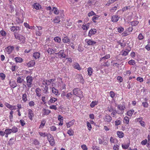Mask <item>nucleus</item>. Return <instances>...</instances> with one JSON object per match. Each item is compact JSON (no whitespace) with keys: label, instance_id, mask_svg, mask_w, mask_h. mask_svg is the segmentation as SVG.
I'll return each instance as SVG.
<instances>
[{"label":"nucleus","instance_id":"1","mask_svg":"<svg viewBox=\"0 0 150 150\" xmlns=\"http://www.w3.org/2000/svg\"><path fill=\"white\" fill-rule=\"evenodd\" d=\"M55 80V79H51L49 80H44L42 82V84L45 85H49L51 84L52 86H53L55 85L54 83V81Z\"/></svg>","mask_w":150,"mask_h":150},{"label":"nucleus","instance_id":"2","mask_svg":"<svg viewBox=\"0 0 150 150\" xmlns=\"http://www.w3.org/2000/svg\"><path fill=\"white\" fill-rule=\"evenodd\" d=\"M14 35L15 38L19 40L22 43H24L25 41V38L23 36L21 35L18 34L17 33H14Z\"/></svg>","mask_w":150,"mask_h":150},{"label":"nucleus","instance_id":"3","mask_svg":"<svg viewBox=\"0 0 150 150\" xmlns=\"http://www.w3.org/2000/svg\"><path fill=\"white\" fill-rule=\"evenodd\" d=\"M78 88H74L73 90V94L80 98H82L83 96L82 92L80 90H78Z\"/></svg>","mask_w":150,"mask_h":150},{"label":"nucleus","instance_id":"4","mask_svg":"<svg viewBox=\"0 0 150 150\" xmlns=\"http://www.w3.org/2000/svg\"><path fill=\"white\" fill-rule=\"evenodd\" d=\"M26 85L28 87H31L32 86L33 79L31 76H29L26 77Z\"/></svg>","mask_w":150,"mask_h":150},{"label":"nucleus","instance_id":"5","mask_svg":"<svg viewBox=\"0 0 150 150\" xmlns=\"http://www.w3.org/2000/svg\"><path fill=\"white\" fill-rule=\"evenodd\" d=\"M125 108V106L123 105H120L117 106V109H118L117 111V113L118 114H122Z\"/></svg>","mask_w":150,"mask_h":150},{"label":"nucleus","instance_id":"6","mask_svg":"<svg viewBox=\"0 0 150 150\" xmlns=\"http://www.w3.org/2000/svg\"><path fill=\"white\" fill-rule=\"evenodd\" d=\"M10 30L12 32H14V33L18 32L21 30L20 27L18 26H13L10 28Z\"/></svg>","mask_w":150,"mask_h":150},{"label":"nucleus","instance_id":"7","mask_svg":"<svg viewBox=\"0 0 150 150\" xmlns=\"http://www.w3.org/2000/svg\"><path fill=\"white\" fill-rule=\"evenodd\" d=\"M14 49V47L13 46H10L5 48L4 51L5 53L9 54L12 52Z\"/></svg>","mask_w":150,"mask_h":150},{"label":"nucleus","instance_id":"8","mask_svg":"<svg viewBox=\"0 0 150 150\" xmlns=\"http://www.w3.org/2000/svg\"><path fill=\"white\" fill-rule=\"evenodd\" d=\"M36 27L38 29L36 30L35 34L37 36H40L42 33V31L41 30L42 29V27L41 26H37Z\"/></svg>","mask_w":150,"mask_h":150},{"label":"nucleus","instance_id":"9","mask_svg":"<svg viewBox=\"0 0 150 150\" xmlns=\"http://www.w3.org/2000/svg\"><path fill=\"white\" fill-rule=\"evenodd\" d=\"M34 115V113L33 110L30 109H28V116L29 119L32 120L33 118Z\"/></svg>","mask_w":150,"mask_h":150},{"label":"nucleus","instance_id":"10","mask_svg":"<svg viewBox=\"0 0 150 150\" xmlns=\"http://www.w3.org/2000/svg\"><path fill=\"white\" fill-rule=\"evenodd\" d=\"M64 50H60L58 53H57L58 54V56L60 58L62 59L66 57V54L64 53Z\"/></svg>","mask_w":150,"mask_h":150},{"label":"nucleus","instance_id":"11","mask_svg":"<svg viewBox=\"0 0 150 150\" xmlns=\"http://www.w3.org/2000/svg\"><path fill=\"white\" fill-rule=\"evenodd\" d=\"M85 41L88 45H91L96 44V42L95 41L89 39H86Z\"/></svg>","mask_w":150,"mask_h":150},{"label":"nucleus","instance_id":"12","mask_svg":"<svg viewBox=\"0 0 150 150\" xmlns=\"http://www.w3.org/2000/svg\"><path fill=\"white\" fill-rule=\"evenodd\" d=\"M104 121L106 122H110L112 120V117L108 115H106L103 118Z\"/></svg>","mask_w":150,"mask_h":150},{"label":"nucleus","instance_id":"13","mask_svg":"<svg viewBox=\"0 0 150 150\" xmlns=\"http://www.w3.org/2000/svg\"><path fill=\"white\" fill-rule=\"evenodd\" d=\"M96 33V30L95 29H91L89 32L88 36L91 37V36L95 34Z\"/></svg>","mask_w":150,"mask_h":150},{"label":"nucleus","instance_id":"14","mask_svg":"<svg viewBox=\"0 0 150 150\" xmlns=\"http://www.w3.org/2000/svg\"><path fill=\"white\" fill-rule=\"evenodd\" d=\"M33 8L36 10H38L41 8V6L40 5L37 3H35L33 5Z\"/></svg>","mask_w":150,"mask_h":150},{"label":"nucleus","instance_id":"15","mask_svg":"<svg viewBox=\"0 0 150 150\" xmlns=\"http://www.w3.org/2000/svg\"><path fill=\"white\" fill-rule=\"evenodd\" d=\"M90 25V24L89 23L83 24L82 25V28L83 30L87 31L89 28Z\"/></svg>","mask_w":150,"mask_h":150},{"label":"nucleus","instance_id":"16","mask_svg":"<svg viewBox=\"0 0 150 150\" xmlns=\"http://www.w3.org/2000/svg\"><path fill=\"white\" fill-rule=\"evenodd\" d=\"M57 100V98L51 97L50 99L48 101L47 103L49 105H50L51 103H54Z\"/></svg>","mask_w":150,"mask_h":150},{"label":"nucleus","instance_id":"17","mask_svg":"<svg viewBox=\"0 0 150 150\" xmlns=\"http://www.w3.org/2000/svg\"><path fill=\"white\" fill-rule=\"evenodd\" d=\"M119 17L117 15H114L112 16L111 20L113 22H116L119 20Z\"/></svg>","mask_w":150,"mask_h":150},{"label":"nucleus","instance_id":"18","mask_svg":"<svg viewBox=\"0 0 150 150\" xmlns=\"http://www.w3.org/2000/svg\"><path fill=\"white\" fill-rule=\"evenodd\" d=\"M47 52L50 54H54L56 51V50L55 49H52V48H49L47 50Z\"/></svg>","mask_w":150,"mask_h":150},{"label":"nucleus","instance_id":"19","mask_svg":"<svg viewBox=\"0 0 150 150\" xmlns=\"http://www.w3.org/2000/svg\"><path fill=\"white\" fill-rule=\"evenodd\" d=\"M41 90L39 88H37L35 90V92L36 93V95L38 97H40L41 96Z\"/></svg>","mask_w":150,"mask_h":150},{"label":"nucleus","instance_id":"20","mask_svg":"<svg viewBox=\"0 0 150 150\" xmlns=\"http://www.w3.org/2000/svg\"><path fill=\"white\" fill-rule=\"evenodd\" d=\"M74 68L78 70H80L81 69L79 65L77 62H75L73 65Z\"/></svg>","mask_w":150,"mask_h":150},{"label":"nucleus","instance_id":"21","mask_svg":"<svg viewBox=\"0 0 150 150\" xmlns=\"http://www.w3.org/2000/svg\"><path fill=\"white\" fill-rule=\"evenodd\" d=\"M58 120L60 122L59 123V125L61 126L63 124V117L61 115H59L58 117Z\"/></svg>","mask_w":150,"mask_h":150},{"label":"nucleus","instance_id":"22","mask_svg":"<svg viewBox=\"0 0 150 150\" xmlns=\"http://www.w3.org/2000/svg\"><path fill=\"white\" fill-rule=\"evenodd\" d=\"M129 51L130 50L128 49H126L124 51H122L121 53L122 55L125 56L127 55L128 54Z\"/></svg>","mask_w":150,"mask_h":150},{"label":"nucleus","instance_id":"23","mask_svg":"<svg viewBox=\"0 0 150 150\" xmlns=\"http://www.w3.org/2000/svg\"><path fill=\"white\" fill-rule=\"evenodd\" d=\"M74 120H72L69 122L67 123L66 124V125L67 127L69 128L72 126L74 123Z\"/></svg>","mask_w":150,"mask_h":150},{"label":"nucleus","instance_id":"24","mask_svg":"<svg viewBox=\"0 0 150 150\" xmlns=\"http://www.w3.org/2000/svg\"><path fill=\"white\" fill-rule=\"evenodd\" d=\"M35 62L33 60H31L27 63V66L28 67H33L35 64Z\"/></svg>","mask_w":150,"mask_h":150},{"label":"nucleus","instance_id":"25","mask_svg":"<svg viewBox=\"0 0 150 150\" xmlns=\"http://www.w3.org/2000/svg\"><path fill=\"white\" fill-rule=\"evenodd\" d=\"M10 85L13 88H14L17 86V84L15 81H10Z\"/></svg>","mask_w":150,"mask_h":150},{"label":"nucleus","instance_id":"26","mask_svg":"<svg viewBox=\"0 0 150 150\" xmlns=\"http://www.w3.org/2000/svg\"><path fill=\"white\" fill-rule=\"evenodd\" d=\"M14 60L17 63H21L23 61V59L21 57H18L15 58Z\"/></svg>","mask_w":150,"mask_h":150},{"label":"nucleus","instance_id":"27","mask_svg":"<svg viewBox=\"0 0 150 150\" xmlns=\"http://www.w3.org/2000/svg\"><path fill=\"white\" fill-rule=\"evenodd\" d=\"M100 17V16L99 15L96 14L93 17L92 20L94 23H96V20H98V18Z\"/></svg>","mask_w":150,"mask_h":150},{"label":"nucleus","instance_id":"28","mask_svg":"<svg viewBox=\"0 0 150 150\" xmlns=\"http://www.w3.org/2000/svg\"><path fill=\"white\" fill-rule=\"evenodd\" d=\"M11 132L13 133H16L18 131V128L15 126H13L11 129Z\"/></svg>","mask_w":150,"mask_h":150},{"label":"nucleus","instance_id":"29","mask_svg":"<svg viewBox=\"0 0 150 150\" xmlns=\"http://www.w3.org/2000/svg\"><path fill=\"white\" fill-rule=\"evenodd\" d=\"M40 56V54L38 52H36L33 53V57L35 59L39 58Z\"/></svg>","mask_w":150,"mask_h":150},{"label":"nucleus","instance_id":"30","mask_svg":"<svg viewBox=\"0 0 150 150\" xmlns=\"http://www.w3.org/2000/svg\"><path fill=\"white\" fill-rule=\"evenodd\" d=\"M123 122L124 123L127 125L128 124L129 122V118L127 116L123 118Z\"/></svg>","mask_w":150,"mask_h":150},{"label":"nucleus","instance_id":"31","mask_svg":"<svg viewBox=\"0 0 150 150\" xmlns=\"http://www.w3.org/2000/svg\"><path fill=\"white\" fill-rule=\"evenodd\" d=\"M98 101H93L90 104V106L93 108L96 105L98 104Z\"/></svg>","mask_w":150,"mask_h":150},{"label":"nucleus","instance_id":"32","mask_svg":"<svg viewBox=\"0 0 150 150\" xmlns=\"http://www.w3.org/2000/svg\"><path fill=\"white\" fill-rule=\"evenodd\" d=\"M117 133L118 136L120 138H122L124 136V134L122 132L117 131Z\"/></svg>","mask_w":150,"mask_h":150},{"label":"nucleus","instance_id":"33","mask_svg":"<svg viewBox=\"0 0 150 150\" xmlns=\"http://www.w3.org/2000/svg\"><path fill=\"white\" fill-rule=\"evenodd\" d=\"M145 100L146 101V102H142V105L144 108H147L149 106V104L147 102H146L147 100V99L146 98H145Z\"/></svg>","mask_w":150,"mask_h":150},{"label":"nucleus","instance_id":"34","mask_svg":"<svg viewBox=\"0 0 150 150\" xmlns=\"http://www.w3.org/2000/svg\"><path fill=\"white\" fill-rule=\"evenodd\" d=\"M52 93H53L55 95H58V91L57 89H56L54 87H53L52 88Z\"/></svg>","mask_w":150,"mask_h":150},{"label":"nucleus","instance_id":"35","mask_svg":"<svg viewBox=\"0 0 150 150\" xmlns=\"http://www.w3.org/2000/svg\"><path fill=\"white\" fill-rule=\"evenodd\" d=\"M134 112V110L133 109H131L127 111V115L129 116H131L133 113Z\"/></svg>","mask_w":150,"mask_h":150},{"label":"nucleus","instance_id":"36","mask_svg":"<svg viewBox=\"0 0 150 150\" xmlns=\"http://www.w3.org/2000/svg\"><path fill=\"white\" fill-rule=\"evenodd\" d=\"M5 134H10L12 132H11V129L10 128H6L5 130Z\"/></svg>","mask_w":150,"mask_h":150},{"label":"nucleus","instance_id":"37","mask_svg":"<svg viewBox=\"0 0 150 150\" xmlns=\"http://www.w3.org/2000/svg\"><path fill=\"white\" fill-rule=\"evenodd\" d=\"M93 71V69L91 67H89L87 70L88 74L89 76H91V75Z\"/></svg>","mask_w":150,"mask_h":150},{"label":"nucleus","instance_id":"38","mask_svg":"<svg viewBox=\"0 0 150 150\" xmlns=\"http://www.w3.org/2000/svg\"><path fill=\"white\" fill-rule=\"evenodd\" d=\"M45 120H42L41 121V124L40 125V126L39 127V128H43V127L45 126Z\"/></svg>","mask_w":150,"mask_h":150},{"label":"nucleus","instance_id":"39","mask_svg":"<svg viewBox=\"0 0 150 150\" xmlns=\"http://www.w3.org/2000/svg\"><path fill=\"white\" fill-rule=\"evenodd\" d=\"M139 23V22L137 21H135L131 22V25L133 26L137 25Z\"/></svg>","mask_w":150,"mask_h":150},{"label":"nucleus","instance_id":"40","mask_svg":"<svg viewBox=\"0 0 150 150\" xmlns=\"http://www.w3.org/2000/svg\"><path fill=\"white\" fill-rule=\"evenodd\" d=\"M62 41L64 43H68L70 42V39L67 37H65L62 39Z\"/></svg>","mask_w":150,"mask_h":150},{"label":"nucleus","instance_id":"41","mask_svg":"<svg viewBox=\"0 0 150 150\" xmlns=\"http://www.w3.org/2000/svg\"><path fill=\"white\" fill-rule=\"evenodd\" d=\"M43 114L44 115H48L51 112V111L50 110H47L45 109H44V110H43Z\"/></svg>","mask_w":150,"mask_h":150},{"label":"nucleus","instance_id":"42","mask_svg":"<svg viewBox=\"0 0 150 150\" xmlns=\"http://www.w3.org/2000/svg\"><path fill=\"white\" fill-rule=\"evenodd\" d=\"M22 98L24 102H25L27 101V95L25 93L23 94Z\"/></svg>","mask_w":150,"mask_h":150},{"label":"nucleus","instance_id":"43","mask_svg":"<svg viewBox=\"0 0 150 150\" xmlns=\"http://www.w3.org/2000/svg\"><path fill=\"white\" fill-rule=\"evenodd\" d=\"M131 73V71L130 70H127L124 73L125 76H129Z\"/></svg>","mask_w":150,"mask_h":150},{"label":"nucleus","instance_id":"44","mask_svg":"<svg viewBox=\"0 0 150 150\" xmlns=\"http://www.w3.org/2000/svg\"><path fill=\"white\" fill-rule=\"evenodd\" d=\"M52 11H53L54 13L55 14H58L59 13V11L57 8L55 7H53Z\"/></svg>","mask_w":150,"mask_h":150},{"label":"nucleus","instance_id":"45","mask_svg":"<svg viewBox=\"0 0 150 150\" xmlns=\"http://www.w3.org/2000/svg\"><path fill=\"white\" fill-rule=\"evenodd\" d=\"M54 40L55 42L58 43H60L61 41V39L58 37H56L54 38Z\"/></svg>","mask_w":150,"mask_h":150},{"label":"nucleus","instance_id":"46","mask_svg":"<svg viewBox=\"0 0 150 150\" xmlns=\"http://www.w3.org/2000/svg\"><path fill=\"white\" fill-rule=\"evenodd\" d=\"M128 63L130 65H133L136 64V62L134 60L132 59L128 61Z\"/></svg>","mask_w":150,"mask_h":150},{"label":"nucleus","instance_id":"47","mask_svg":"<svg viewBox=\"0 0 150 150\" xmlns=\"http://www.w3.org/2000/svg\"><path fill=\"white\" fill-rule=\"evenodd\" d=\"M129 146V144L127 143V144H124L122 145V147L123 149H127Z\"/></svg>","mask_w":150,"mask_h":150},{"label":"nucleus","instance_id":"48","mask_svg":"<svg viewBox=\"0 0 150 150\" xmlns=\"http://www.w3.org/2000/svg\"><path fill=\"white\" fill-rule=\"evenodd\" d=\"M16 21L18 24H20L22 23L23 22V21L18 18H17L16 19Z\"/></svg>","mask_w":150,"mask_h":150},{"label":"nucleus","instance_id":"49","mask_svg":"<svg viewBox=\"0 0 150 150\" xmlns=\"http://www.w3.org/2000/svg\"><path fill=\"white\" fill-rule=\"evenodd\" d=\"M47 137L49 141L52 140V139H54L53 137L52 136V135L50 134H47Z\"/></svg>","mask_w":150,"mask_h":150},{"label":"nucleus","instance_id":"50","mask_svg":"<svg viewBox=\"0 0 150 150\" xmlns=\"http://www.w3.org/2000/svg\"><path fill=\"white\" fill-rule=\"evenodd\" d=\"M67 133L70 136L73 135L74 132L71 129H69L67 132Z\"/></svg>","mask_w":150,"mask_h":150},{"label":"nucleus","instance_id":"51","mask_svg":"<svg viewBox=\"0 0 150 150\" xmlns=\"http://www.w3.org/2000/svg\"><path fill=\"white\" fill-rule=\"evenodd\" d=\"M28 105L30 107H32L35 105V103L33 101H31L29 102Z\"/></svg>","mask_w":150,"mask_h":150},{"label":"nucleus","instance_id":"52","mask_svg":"<svg viewBox=\"0 0 150 150\" xmlns=\"http://www.w3.org/2000/svg\"><path fill=\"white\" fill-rule=\"evenodd\" d=\"M23 81V79L21 77H19L17 78V82L19 83H22Z\"/></svg>","mask_w":150,"mask_h":150},{"label":"nucleus","instance_id":"53","mask_svg":"<svg viewBox=\"0 0 150 150\" xmlns=\"http://www.w3.org/2000/svg\"><path fill=\"white\" fill-rule=\"evenodd\" d=\"M54 22L57 23H58L60 21L59 18L58 17H56L54 19Z\"/></svg>","mask_w":150,"mask_h":150},{"label":"nucleus","instance_id":"54","mask_svg":"<svg viewBox=\"0 0 150 150\" xmlns=\"http://www.w3.org/2000/svg\"><path fill=\"white\" fill-rule=\"evenodd\" d=\"M114 2L113 0H109L107 3L106 4V6H109L111 4L113 3Z\"/></svg>","mask_w":150,"mask_h":150},{"label":"nucleus","instance_id":"55","mask_svg":"<svg viewBox=\"0 0 150 150\" xmlns=\"http://www.w3.org/2000/svg\"><path fill=\"white\" fill-rule=\"evenodd\" d=\"M86 124L87 125L88 130L89 131H90L92 128V127L91 124H90V122L88 121L87 122Z\"/></svg>","mask_w":150,"mask_h":150},{"label":"nucleus","instance_id":"56","mask_svg":"<svg viewBox=\"0 0 150 150\" xmlns=\"http://www.w3.org/2000/svg\"><path fill=\"white\" fill-rule=\"evenodd\" d=\"M39 135H40V136L43 137H45L46 136L47 137V134H46V133L44 132H39Z\"/></svg>","mask_w":150,"mask_h":150},{"label":"nucleus","instance_id":"57","mask_svg":"<svg viewBox=\"0 0 150 150\" xmlns=\"http://www.w3.org/2000/svg\"><path fill=\"white\" fill-rule=\"evenodd\" d=\"M13 112L12 111H11L10 112V115L9 116V118L10 120V121L12 122V119L13 118Z\"/></svg>","mask_w":150,"mask_h":150},{"label":"nucleus","instance_id":"58","mask_svg":"<svg viewBox=\"0 0 150 150\" xmlns=\"http://www.w3.org/2000/svg\"><path fill=\"white\" fill-rule=\"evenodd\" d=\"M95 15L96 13L93 11H91L88 13V16L90 17Z\"/></svg>","mask_w":150,"mask_h":150},{"label":"nucleus","instance_id":"59","mask_svg":"<svg viewBox=\"0 0 150 150\" xmlns=\"http://www.w3.org/2000/svg\"><path fill=\"white\" fill-rule=\"evenodd\" d=\"M20 122L22 126H23L25 124V121L22 119L20 120Z\"/></svg>","mask_w":150,"mask_h":150},{"label":"nucleus","instance_id":"60","mask_svg":"<svg viewBox=\"0 0 150 150\" xmlns=\"http://www.w3.org/2000/svg\"><path fill=\"white\" fill-rule=\"evenodd\" d=\"M18 67L16 66H12L11 67V70L12 71H16Z\"/></svg>","mask_w":150,"mask_h":150},{"label":"nucleus","instance_id":"61","mask_svg":"<svg viewBox=\"0 0 150 150\" xmlns=\"http://www.w3.org/2000/svg\"><path fill=\"white\" fill-rule=\"evenodd\" d=\"M138 38L139 40H142L144 38V36L142 33H140L139 34Z\"/></svg>","mask_w":150,"mask_h":150},{"label":"nucleus","instance_id":"62","mask_svg":"<svg viewBox=\"0 0 150 150\" xmlns=\"http://www.w3.org/2000/svg\"><path fill=\"white\" fill-rule=\"evenodd\" d=\"M49 142L51 146H53L54 144V139H52V140L49 141Z\"/></svg>","mask_w":150,"mask_h":150},{"label":"nucleus","instance_id":"63","mask_svg":"<svg viewBox=\"0 0 150 150\" xmlns=\"http://www.w3.org/2000/svg\"><path fill=\"white\" fill-rule=\"evenodd\" d=\"M49 108L50 109H54L55 110L57 109V107L55 105H51L49 107Z\"/></svg>","mask_w":150,"mask_h":150},{"label":"nucleus","instance_id":"64","mask_svg":"<svg viewBox=\"0 0 150 150\" xmlns=\"http://www.w3.org/2000/svg\"><path fill=\"white\" fill-rule=\"evenodd\" d=\"M92 148L93 150H100L99 147L96 146H93Z\"/></svg>","mask_w":150,"mask_h":150}]
</instances>
